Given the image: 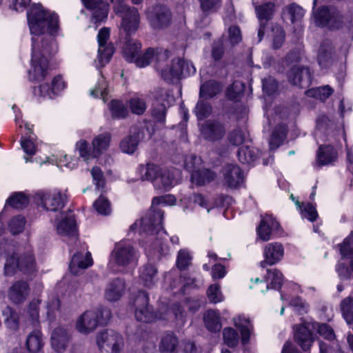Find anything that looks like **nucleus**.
I'll return each mask as SVG.
<instances>
[{
	"label": "nucleus",
	"instance_id": "f257e3e1",
	"mask_svg": "<svg viewBox=\"0 0 353 353\" xmlns=\"http://www.w3.org/2000/svg\"><path fill=\"white\" fill-rule=\"evenodd\" d=\"M30 31L32 37L31 68L28 71L29 79L32 81H41L48 73V59L47 55L56 50L53 39L42 43V50L36 42L40 34L46 30L50 34L57 32L59 28V17L54 12L46 10L41 4H34L28 13Z\"/></svg>",
	"mask_w": 353,
	"mask_h": 353
},
{
	"label": "nucleus",
	"instance_id": "f03ea898",
	"mask_svg": "<svg viewBox=\"0 0 353 353\" xmlns=\"http://www.w3.org/2000/svg\"><path fill=\"white\" fill-rule=\"evenodd\" d=\"M165 203V197H154L152 200V207L146 215L130 227L131 230L139 227L141 234L148 235L150 241H154V249H162L163 240L166 236V232L162 226L163 212L155 209L154 205Z\"/></svg>",
	"mask_w": 353,
	"mask_h": 353
},
{
	"label": "nucleus",
	"instance_id": "7ed1b4c3",
	"mask_svg": "<svg viewBox=\"0 0 353 353\" xmlns=\"http://www.w3.org/2000/svg\"><path fill=\"white\" fill-rule=\"evenodd\" d=\"M141 179L151 181L154 188L161 191H168L174 185L175 170L162 168L159 166L148 163L141 168Z\"/></svg>",
	"mask_w": 353,
	"mask_h": 353
},
{
	"label": "nucleus",
	"instance_id": "20e7f679",
	"mask_svg": "<svg viewBox=\"0 0 353 353\" xmlns=\"http://www.w3.org/2000/svg\"><path fill=\"white\" fill-rule=\"evenodd\" d=\"M111 318L108 309L97 308L84 312L78 317L75 327L77 331L83 334L93 332L99 324H105Z\"/></svg>",
	"mask_w": 353,
	"mask_h": 353
},
{
	"label": "nucleus",
	"instance_id": "39448f33",
	"mask_svg": "<svg viewBox=\"0 0 353 353\" xmlns=\"http://www.w3.org/2000/svg\"><path fill=\"white\" fill-rule=\"evenodd\" d=\"M39 304L40 301L39 299H34L30 303L28 307L27 326H31L34 329L27 337L26 346L28 350L32 353L40 351L43 345L42 334L40 330L37 329L39 325Z\"/></svg>",
	"mask_w": 353,
	"mask_h": 353
},
{
	"label": "nucleus",
	"instance_id": "423d86ee",
	"mask_svg": "<svg viewBox=\"0 0 353 353\" xmlns=\"http://www.w3.org/2000/svg\"><path fill=\"white\" fill-rule=\"evenodd\" d=\"M138 252L128 241H123L115 244L110 256V265L125 268L134 266L138 260Z\"/></svg>",
	"mask_w": 353,
	"mask_h": 353
},
{
	"label": "nucleus",
	"instance_id": "0eeeda50",
	"mask_svg": "<svg viewBox=\"0 0 353 353\" xmlns=\"http://www.w3.org/2000/svg\"><path fill=\"white\" fill-rule=\"evenodd\" d=\"M111 137L109 133H103L95 137L89 146L85 140H80L76 143V149L84 161L97 158L109 147Z\"/></svg>",
	"mask_w": 353,
	"mask_h": 353
},
{
	"label": "nucleus",
	"instance_id": "6e6552de",
	"mask_svg": "<svg viewBox=\"0 0 353 353\" xmlns=\"http://www.w3.org/2000/svg\"><path fill=\"white\" fill-rule=\"evenodd\" d=\"M169 54L168 50H160L157 54V69L165 81L172 83L178 81L183 74V59L176 58L163 65V62L167 60Z\"/></svg>",
	"mask_w": 353,
	"mask_h": 353
},
{
	"label": "nucleus",
	"instance_id": "1a4fd4ad",
	"mask_svg": "<svg viewBox=\"0 0 353 353\" xmlns=\"http://www.w3.org/2000/svg\"><path fill=\"white\" fill-rule=\"evenodd\" d=\"M66 195L59 190L52 192L40 190L34 196V202L45 210L57 211L63 208L66 202Z\"/></svg>",
	"mask_w": 353,
	"mask_h": 353
},
{
	"label": "nucleus",
	"instance_id": "9d476101",
	"mask_svg": "<svg viewBox=\"0 0 353 353\" xmlns=\"http://www.w3.org/2000/svg\"><path fill=\"white\" fill-rule=\"evenodd\" d=\"M146 19L154 30L168 28L172 23V12L165 5L156 4L148 8L145 11Z\"/></svg>",
	"mask_w": 353,
	"mask_h": 353
},
{
	"label": "nucleus",
	"instance_id": "9b49d317",
	"mask_svg": "<svg viewBox=\"0 0 353 353\" xmlns=\"http://www.w3.org/2000/svg\"><path fill=\"white\" fill-rule=\"evenodd\" d=\"M149 301V295L144 291H139L134 296V316L137 321L148 323L157 320L156 312Z\"/></svg>",
	"mask_w": 353,
	"mask_h": 353
},
{
	"label": "nucleus",
	"instance_id": "f8f14e48",
	"mask_svg": "<svg viewBox=\"0 0 353 353\" xmlns=\"http://www.w3.org/2000/svg\"><path fill=\"white\" fill-rule=\"evenodd\" d=\"M16 268L24 274H30L37 270L34 258L31 253L26 254H13L7 259L5 263V274L12 275Z\"/></svg>",
	"mask_w": 353,
	"mask_h": 353
},
{
	"label": "nucleus",
	"instance_id": "ddd939ff",
	"mask_svg": "<svg viewBox=\"0 0 353 353\" xmlns=\"http://www.w3.org/2000/svg\"><path fill=\"white\" fill-rule=\"evenodd\" d=\"M114 11L117 14H122L121 28L126 34L135 32L140 23V16L138 10L135 8H130L124 3L119 2L114 6Z\"/></svg>",
	"mask_w": 353,
	"mask_h": 353
},
{
	"label": "nucleus",
	"instance_id": "4468645a",
	"mask_svg": "<svg viewBox=\"0 0 353 353\" xmlns=\"http://www.w3.org/2000/svg\"><path fill=\"white\" fill-rule=\"evenodd\" d=\"M314 19L319 26L339 29L343 26V17L335 8L323 6L314 12Z\"/></svg>",
	"mask_w": 353,
	"mask_h": 353
},
{
	"label": "nucleus",
	"instance_id": "2eb2a0df",
	"mask_svg": "<svg viewBox=\"0 0 353 353\" xmlns=\"http://www.w3.org/2000/svg\"><path fill=\"white\" fill-rule=\"evenodd\" d=\"M97 343L101 350L111 353H118L123 345V339L121 334L112 330L100 332L97 336Z\"/></svg>",
	"mask_w": 353,
	"mask_h": 353
},
{
	"label": "nucleus",
	"instance_id": "dca6fc26",
	"mask_svg": "<svg viewBox=\"0 0 353 353\" xmlns=\"http://www.w3.org/2000/svg\"><path fill=\"white\" fill-rule=\"evenodd\" d=\"M110 38V30L108 28H103L98 33L97 39L99 43L98 61L101 67L108 63L112 54L114 48L112 43H107Z\"/></svg>",
	"mask_w": 353,
	"mask_h": 353
},
{
	"label": "nucleus",
	"instance_id": "f3484780",
	"mask_svg": "<svg viewBox=\"0 0 353 353\" xmlns=\"http://www.w3.org/2000/svg\"><path fill=\"white\" fill-rule=\"evenodd\" d=\"M155 312L157 320L175 321L179 326L185 322V312L179 303H174L170 307H162Z\"/></svg>",
	"mask_w": 353,
	"mask_h": 353
},
{
	"label": "nucleus",
	"instance_id": "a211bd4d",
	"mask_svg": "<svg viewBox=\"0 0 353 353\" xmlns=\"http://www.w3.org/2000/svg\"><path fill=\"white\" fill-rule=\"evenodd\" d=\"M66 86L65 83L60 75L54 77L52 81L51 85L47 83L39 85L38 87L34 88L33 93L34 95L39 98H49L51 99L65 89Z\"/></svg>",
	"mask_w": 353,
	"mask_h": 353
},
{
	"label": "nucleus",
	"instance_id": "6ab92c4d",
	"mask_svg": "<svg viewBox=\"0 0 353 353\" xmlns=\"http://www.w3.org/2000/svg\"><path fill=\"white\" fill-rule=\"evenodd\" d=\"M140 48V43H134L133 50L131 51V48H127L125 51L127 59L130 61H134L136 65L140 68L148 65L155 57L157 59V54L160 52L159 50L155 52L154 49L148 48L141 57H139Z\"/></svg>",
	"mask_w": 353,
	"mask_h": 353
},
{
	"label": "nucleus",
	"instance_id": "aec40b11",
	"mask_svg": "<svg viewBox=\"0 0 353 353\" xmlns=\"http://www.w3.org/2000/svg\"><path fill=\"white\" fill-rule=\"evenodd\" d=\"M223 184L230 188H237L244 181V174L236 164H227L223 169Z\"/></svg>",
	"mask_w": 353,
	"mask_h": 353
},
{
	"label": "nucleus",
	"instance_id": "412c9836",
	"mask_svg": "<svg viewBox=\"0 0 353 353\" xmlns=\"http://www.w3.org/2000/svg\"><path fill=\"white\" fill-rule=\"evenodd\" d=\"M284 255V248L278 242L268 243L263 249L264 260L260 264L262 268L272 265L280 261Z\"/></svg>",
	"mask_w": 353,
	"mask_h": 353
},
{
	"label": "nucleus",
	"instance_id": "4be33fe9",
	"mask_svg": "<svg viewBox=\"0 0 353 353\" xmlns=\"http://www.w3.org/2000/svg\"><path fill=\"white\" fill-rule=\"evenodd\" d=\"M288 79L290 83L299 88H305L310 85L311 74L307 68L294 65L288 72Z\"/></svg>",
	"mask_w": 353,
	"mask_h": 353
},
{
	"label": "nucleus",
	"instance_id": "5701e85b",
	"mask_svg": "<svg viewBox=\"0 0 353 353\" xmlns=\"http://www.w3.org/2000/svg\"><path fill=\"white\" fill-rule=\"evenodd\" d=\"M203 137L210 141H215L222 139L225 130L222 123L216 121L208 120L200 128Z\"/></svg>",
	"mask_w": 353,
	"mask_h": 353
},
{
	"label": "nucleus",
	"instance_id": "b1692460",
	"mask_svg": "<svg viewBox=\"0 0 353 353\" xmlns=\"http://www.w3.org/2000/svg\"><path fill=\"white\" fill-rule=\"evenodd\" d=\"M283 275L277 269H268L267 270V276L265 281L260 280L259 278H256L254 282L256 284L263 285V287L257 288L261 292H266L270 288L279 290L283 284Z\"/></svg>",
	"mask_w": 353,
	"mask_h": 353
},
{
	"label": "nucleus",
	"instance_id": "393cba45",
	"mask_svg": "<svg viewBox=\"0 0 353 353\" xmlns=\"http://www.w3.org/2000/svg\"><path fill=\"white\" fill-rule=\"evenodd\" d=\"M57 230L61 236L68 238L70 241L76 242L78 239L77 225L72 213L66 214L57 224Z\"/></svg>",
	"mask_w": 353,
	"mask_h": 353
},
{
	"label": "nucleus",
	"instance_id": "a878e982",
	"mask_svg": "<svg viewBox=\"0 0 353 353\" xmlns=\"http://www.w3.org/2000/svg\"><path fill=\"white\" fill-rule=\"evenodd\" d=\"M70 339L68 330L59 326L53 330L51 334V345L57 352H63L66 349Z\"/></svg>",
	"mask_w": 353,
	"mask_h": 353
},
{
	"label": "nucleus",
	"instance_id": "bb28decb",
	"mask_svg": "<svg viewBox=\"0 0 353 353\" xmlns=\"http://www.w3.org/2000/svg\"><path fill=\"white\" fill-rule=\"evenodd\" d=\"M85 8L92 11V18L96 23L105 19L108 14L109 5L103 0H82Z\"/></svg>",
	"mask_w": 353,
	"mask_h": 353
},
{
	"label": "nucleus",
	"instance_id": "cd10ccee",
	"mask_svg": "<svg viewBox=\"0 0 353 353\" xmlns=\"http://www.w3.org/2000/svg\"><path fill=\"white\" fill-rule=\"evenodd\" d=\"M125 284L121 279H115L110 281L104 290V298L109 302L119 301L125 292Z\"/></svg>",
	"mask_w": 353,
	"mask_h": 353
},
{
	"label": "nucleus",
	"instance_id": "c85d7f7f",
	"mask_svg": "<svg viewBox=\"0 0 353 353\" xmlns=\"http://www.w3.org/2000/svg\"><path fill=\"white\" fill-rule=\"evenodd\" d=\"M93 263L90 252L85 253L77 252L72 257L70 263V270L73 274H78L81 270H84L91 266Z\"/></svg>",
	"mask_w": 353,
	"mask_h": 353
},
{
	"label": "nucleus",
	"instance_id": "c756f323",
	"mask_svg": "<svg viewBox=\"0 0 353 353\" xmlns=\"http://www.w3.org/2000/svg\"><path fill=\"white\" fill-rule=\"evenodd\" d=\"M294 338L297 343L304 350H308L312 346L314 339L309 327L305 325H295L294 326Z\"/></svg>",
	"mask_w": 353,
	"mask_h": 353
},
{
	"label": "nucleus",
	"instance_id": "7c9ffc66",
	"mask_svg": "<svg viewBox=\"0 0 353 353\" xmlns=\"http://www.w3.org/2000/svg\"><path fill=\"white\" fill-rule=\"evenodd\" d=\"M336 150L331 145H321L316 153V165L322 167L333 163L337 159Z\"/></svg>",
	"mask_w": 353,
	"mask_h": 353
},
{
	"label": "nucleus",
	"instance_id": "2f4dec72",
	"mask_svg": "<svg viewBox=\"0 0 353 353\" xmlns=\"http://www.w3.org/2000/svg\"><path fill=\"white\" fill-rule=\"evenodd\" d=\"M143 137V132L136 130L125 137L120 143V148L123 152L133 154L137 148L138 144Z\"/></svg>",
	"mask_w": 353,
	"mask_h": 353
},
{
	"label": "nucleus",
	"instance_id": "473e14b6",
	"mask_svg": "<svg viewBox=\"0 0 353 353\" xmlns=\"http://www.w3.org/2000/svg\"><path fill=\"white\" fill-rule=\"evenodd\" d=\"M334 61L333 46L330 41H323L319 50L318 62L322 68L329 67Z\"/></svg>",
	"mask_w": 353,
	"mask_h": 353
},
{
	"label": "nucleus",
	"instance_id": "72a5a7b5",
	"mask_svg": "<svg viewBox=\"0 0 353 353\" xmlns=\"http://www.w3.org/2000/svg\"><path fill=\"white\" fill-rule=\"evenodd\" d=\"M278 227V222L275 221L272 216H265L262 219L260 225L257 228L259 238L264 241L270 240L272 230L276 229Z\"/></svg>",
	"mask_w": 353,
	"mask_h": 353
},
{
	"label": "nucleus",
	"instance_id": "f704fd0d",
	"mask_svg": "<svg viewBox=\"0 0 353 353\" xmlns=\"http://www.w3.org/2000/svg\"><path fill=\"white\" fill-rule=\"evenodd\" d=\"M29 293L27 283L23 281L16 282L10 289L9 297L15 303L23 301Z\"/></svg>",
	"mask_w": 353,
	"mask_h": 353
},
{
	"label": "nucleus",
	"instance_id": "c9c22d12",
	"mask_svg": "<svg viewBox=\"0 0 353 353\" xmlns=\"http://www.w3.org/2000/svg\"><path fill=\"white\" fill-rule=\"evenodd\" d=\"M234 325L239 330L241 334V342L246 344L250 341L252 325L248 319L244 316L239 315L233 319Z\"/></svg>",
	"mask_w": 353,
	"mask_h": 353
},
{
	"label": "nucleus",
	"instance_id": "e433bc0d",
	"mask_svg": "<svg viewBox=\"0 0 353 353\" xmlns=\"http://www.w3.org/2000/svg\"><path fill=\"white\" fill-rule=\"evenodd\" d=\"M221 91V85L214 80H210L201 85L199 90V98L210 99L215 97Z\"/></svg>",
	"mask_w": 353,
	"mask_h": 353
},
{
	"label": "nucleus",
	"instance_id": "4c0bfd02",
	"mask_svg": "<svg viewBox=\"0 0 353 353\" xmlns=\"http://www.w3.org/2000/svg\"><path fill=\"white\" fill-rule=\"evenodd\" d=\"M216 177L214 172L208 169L194 170L191 174V181L197 185H203L213 181Z\"/></svg>",
	"mask_w": 353,
	"mask_h": 353
},
{
	"label": "nucleus",
	"instance_id": "58836bf2",
	"mask_svg": "<svg viewBox=\"0 0 353 353\" xmlns=\"http://www.w3.org/2000/svg\"><path fill=\"white\" fill-rule=\"evenodd\" d=\"M203 321L207 329L211 332H219L221 329L220 316L215 310H208L203 315Z\"/></svg>",
	"mask_w": 353,
	"mask_h": 353
},
{
	"label": "nucleus",
	"instance_id": "ea45409f",
	"mask_svg": "<svg viewBox=\"0 0 353 353\" xmlns=\"http://www.w3.org/2000/svg\"><path fill=\"white\" fill-rule=\"evenodd\" d=\"M157 273V270L154 265L151 264L146 265L141 270L140 279L145 286L150 288L154 284V278Z\"/></svg>",
	"mask_w": 353,
	"mask_h": 353
},
{
	"label": "nucleus",
	"instance_id": "a19ab883",
	"mask_svg": "<svg viewBox=\"0 0 353 353\" xmlns=\"http://www.w3.org/2000/svg\"><path fill=\"white\" fill-rule=\"evenodd\" d=\"M162 99L157 98L152 105L151 114L152 118L157 122L164 123L166 115V104L161 102Z\"/></svg>",
	"mask_w": 353,
	"mask_h": 353
},
{
	"label": "nucleus",
	"instance_id": "79ce46f5",
	"mask_svg": "<svg viewBox=\"0 0 353 353\" xmlns=\"http://www.w3.org/2000/svg\"><path fill=\"white\" fill-rule=\"evenodd\" d=\"M334 92L329 85H324L308 90L306 94L308 97L316 98L321 101H325Z\"/></svg>",
	"mask_w": 353,
	"mask_h": 353
},
{
	"label": "nucleus",
	"instance_id": "37998d69",
	"mask_svg": "<svg viewBox=\"0 0 353 353\" xmlns=\"http://www.w3.org/2000/svg\"><path fill=\"white\" fill-rule=\"evenodd\" d=\"M311 327L313 330H316L319 335L328 341H333L335 339L334 330L327 323L312 322Z\"/></svg>",
	"mask_w": 353,
	"mask_h": 353
},
{
	"label": "nucleus",
	"instance_id": "c03bdc74",
	"mask_svg": "<svg viewBox=\"0 0 353 353\" xmlns=\"http://www.w3.org/2000/svg\"><path fill=\"white\" fill-rule=\"evenodd\" d=\"M257 17L260 21H269L272 19L274 12V3L268 2L255 7Z\"/></svg>",
	"mask_w": 353,
	"mask_h": 353
},
{
	"label": "nucleus",
	"instance_id": "a18cd8bd",
	"mask_svg": "<svg viewBox=\"0 0 353 353\" xmlns=\"http://www.w3.org/2000/svg\"><path fill=\"white\" fill-rule=\"evenodd\" d=\"M178 344L176 337L172 333L165 334L161 341L159 349L161 352H173Z\"/></svg>",
	"mask_w": 353,
	"mask_h": 353
},
{
	"label": "nucleus",
	"instance_id": "49530a36",
	"mask_svg": "<svg viewBox=\"0 0 353 353\" xmlns=\"http://www.w3.org/2000/svg\"><path fill=\"white\" fill-rule=\"evenodd\" d=\"M342 315L348 324L353 322V298L348 296L341 303Z\"/></svg>",
	"mask_w": 353,
	"mask_h": 353
},
{
	"label": "nucleus",
	"instance_id": "de8ad7c7",
	"mask_svg": "<svg viewBox=\"0 0 353 353\" xmlns=\"http://www.w3.org/2000/svg\"><path fill=\"white\" fill-rule=\"evenodd\" d=\"M128 104L131 112L137 115H142L147 108L145 100L137 96L132 97Z\"/></svg>",
	"mask_w": 353,
	"mask_h": 353
},
{
	"label": "nucleus",
	"instance_id": "09e8293b",
	"mask_svg": "<svg viewBox=\"0 0 353 353\" xmlns=\"http://www.w3.org/2000/svg\"><path fill=\"white\" fill-rule=\"evenodd\" d=\"M7 203L16 209H22L26 207L29 203V199L22 192L15 193L8 200Z\"/></svg>",
	"mask_w": 353,
	"mask_h": 353
},
{
	"label": "nucleus",
	"instance_id": "8fccbe9b",
	"mask_svg": "<svg viewBox=\"0 0 353 353\" xmlns=\"http://www.w3.org/2000/svg\"><path fill=\"white\" fill-rule=\"evenodd\" d=\"M237 156L242 163H251L257 159V154L254 150L248 147L240 148Z\"/></svg>",
	"mask_w": 353,
	"mask_h": 353
},
{
	"label": "nucleus",
	"instance_id": "3c124183",
	"mask_svg": "<svg viewBox=\"0 0 353 353\" xmlns=\"http://www.w3.org/2000/svg\"><path fill=\"white\" fill-rule=\"evenodd\" d=\"M3 314L8 326L11 329L16 330L19 325L18 313L10 307L7 306L3 310Z\"/></svg>",
	"mask_w": 353,
	"mask_h": 353
},
{
	"label": "nucleus",
	"instance_id": "603ef678",
	"mask_svg": "<svg viewBox=\"0 0 353 353\" xmlns=\"http://www.w3.org/2000/svg\"><path fill=\"white\" fill-rule=\"evenodd\" d=\"M206 99L199 98L195 107L194 112L199 119H203L208 117L212 112L211 105Z\"/></svg>",
	"mask_w": 353,
	"mask_h": 353
},
{
	"label": "nucleus",
	"instance_id": "864d4df0",
	"mask_svg": "<svg viewBox=\"0 0 353 353\" xmlns=\"http://www.w3.org/2000/svg\"><path fill=\"white\" fill-rule=\"evenodd\" d=\"M26 219L24 216L17 215L13 216L9 221L8 228L12 234H17L21 233L26 225Z\"/></svg>",
	"mask_w": 353,
	"mask_h": 353
},
{
	"label": "nucleus",
	"instance_id": "5fc2aeb1",
	"mask_svg": "<svg viewBox=\"0 0 353 353\" xmlns=\"http://www.w3.org/2000/svg\"><path fill=\"white\" fill-rule=\"evenodd\" d=\"M223 340L225 343L230 347H236L239 342L238 332L232 327H225L223 331Z\"/></svg>",
	"mask_w": 353,
	"mask_h": 353
},
{
	"label": "nucleus",
	"instance_id": "6e6d98bb",
	"mask_svg": "<svg viewBox=\"0 0 353 353\" xmlns=\"http://www.w3.org/2000/svg\"><path fill=\"white\" fill-rule=\"evenodd\" d=\"M110 110L114 118H124L128 114V110L124 104L119 101L112 100L110 104Z\"/></svg>",
	"mask_w": 353,
	"mask_h": 353
},
{
	"label": "nucleus",
	"instance_id": "4d7b16f0",
	"mask_svg": "<svg viewBox=\"0 0 353 353\" xmlns=\"http://www.w3.org/2000/svg\"><path fill=\"white\" fill-rule=\"evenodd\" d=\"M192 256L187 250H180L176 259V267L180 270H186L191 265Z\"/></svg>",
	"mask_w": 353,
	"mask_h": 353
},
{
	"label": "nucleus",
	"instance_id": "13d9d810",
	"mask_svg": "<svg viewBox=\"0 0 353 353\" xmlns=\"http://www.w3.org/2000/svg\"><path fill=\"white\" fill-rule=\"evenodd\" d=\"M107 82L104 77L101 75L98 80L97 85L95 86L94 89H92L90 90V95L94 97H98L99 95H100L103 100L105 101V97L107 95Z\"/></svg>",
	"mask_w": 353,
	"mask_h": 353
},
{
	"label": "nucleus",
	"instance_id": "bf43d9fd",
	"mask_svg": "<svg viewBox=\"0 0 353 353\" xmlns=\"http://www.w3.org/2000/svg\"><path fill=\"white\" fill-rule=\"evenodd\" d=\"M340 252L343 257L353 259V232L341 245Z\"/></svg>",
	"mask_w": 353,
	"mask_h": 353
},
{
	"label": "nucleus",
	"instance_id": "052dcab7",
	"mask_svg": "<svg viewBox=\"0 0 353 353\" xmlns=\"http://www.w3.org/2000/svg\"><path fill=\"white\" fill-rule=\"evenodd\" d=\"M93 206L96 211L102 215H108L110 213L111 208L110 202L103 196H100L98 199L95 201Z\"/></svg>",
	"mask_w": 353,
	"mask_h": 353
},
{
	"label": "nucleus",
	"instance_id": "680f3d73",
	"mask_svg": "<svg viewBox=\"0 0 353 353\" xmlns=\"http://www.w3.org/2000/svg\"><path fill=\"white\" fill-rule=\"evenodd\" d=\"M207 295L210 301L214 303H219L223 300V296L219 284L210 285L207 290Z\"/></svg>",
	"mask_w": 353,
	"mask_h": 353
},
{
	"label": "nucleus",
	"instance_id": "e2e57ef3",
	"mask_svg": "<svg viewBox=\"0 0 353 353\" xmlns=\"http://www.w3.org/2000/svg\"><path fill=\"white\" fill-rule=\"evenodd\" d=\"M243 84L240 81H234L228 88L226 96L230 100H238L242 94Z\"/></svg>",
	"mask_w": 353,
	"mask_h": 353
},
{
	"label": "nucleus",
	"instance_id": "0e129e2a",
	"mask_svg": "<svg viewBox=\"0 0 353 353\" xmlns=\"http://www.w3.org/2000/svg\"><path fill=\"white\" fill-rule=\"evenodd\" d=\"M320 353H343L337 341L331 343L319 342Z\"/></svg>",
	"mask_w": 353,
	"mask_h": 353
},
{
	"label": "nucleus",
	"instance_id": "69168bd1",
	"mask_svg": "<svg viewBox=\"0 0 353 353\" xmlns=\"http://www.w3.org/2000/svg\"><path fill=\"white\" fill-rule=\"evenodd\" d=\"M274 34L273 37V48L279 49L283 45L285 40V32L280 26H275L272 29Z\"/></svg>",
	"mask_w": 353,
	"mask_h": 353
},
{
	"label": "nucleus",
	"instance_id": "338daca9",
	"mask_svg": "<svg viewBox=\"0 0 353 353\" xmlns=\"http://www.w3.org/2000/svg\"><path fill=\"white\" fill-rule=\"evenodd\" d=\"M91 174L97 189H103L105 187V179L103 173L99 167H94L91 170Z\"/></svg>",
	"mask_w": 353,
	"mask_h": 353
},
{
	"label": "nucleus",
	"instance_id": "774afa93",
	"mask_svg": "<svg viewBox=\"0 0 353 353\" xmlns=\"http://www.w3.org/2000/svg\"><path fill=\"white\" fill-rule=\"evenodd\" d=\"M278 88V84L272 77L263 80V90L268 95L273 94Z\"/></svg>",
	"mask_w": 353,
	"mask_h": 353
}]
</instances>
